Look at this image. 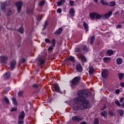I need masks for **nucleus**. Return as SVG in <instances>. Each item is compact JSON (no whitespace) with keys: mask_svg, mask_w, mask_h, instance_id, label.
<instances>
[{"mask_svg":"<svg viewBox=\"0 0 124 124\" xmlns=\"http://www.w3.org/2000/svg\"><path fill=\"white\" fill-rule=\"evenodd\" d=\"M77 94L78 97H77L73 100V109L78 111V110H85L89 107L90 103L86 100V97L89 96L90 92L87 90H80L78 91Z\"/></svg>","mask_w":124,"mask_h":124,"instance_id":"obj_1","label":"nucleus"},{"mask_svg":"<svg viewBox=\"0 0 124 124\" xmlns=\"http://www.w3.org/2000/svg\"><path fill=\"white\" fill-rule=\"evenodd\" d=\"M16 5L17 7V13H20V11H21V9H22V6L23 5V2H22V1H21L16 2Z\"/></svg>","mask_w":124,"mask_h":124,"instance_id":"obj_2","label":"nucleus"},{"mask_svg":"<svg viewBox=\"0 0 124 124\" xmlns=\"http://www.w3.org/2000/svg\"><path fill=\"white\" fill-rule=\"evenodd\" d=\"M80 80V77H76L72 80V86H76L78 84V82Z\"/></svg>","mask_w":124,"mask_h":124,"instance_id":"obj_3","label":"nucleus"},{"mask_svg":"<svg viewBox=\"0 0 124 124\" xmlns=\"http://www.w3.org/2000/svg\"><path fill=\"white\" fill-rule=\"evenodd\" d=\"M36 62H37L38 65H40L44 64V63L45 62V61L44 60V57H41L39 59H37L36 60Z\"/></svg>","mask_w":124,"mask_h":124,"instance_id":"obj_4","label":"nucleus"},{"mask_svg":"<svg viewBox=\"0 0 124 124\" xmlns=\"http://www.w3.org/2000/svg\"><path fill=\"white\" fill-rule=\"evenodd\" d=\"M102 76L103 78H107L109 76V72L106 69H104L102 72Z\"/></svg>","mask_w":124,"mask_h":124,"instance_id":"obj_5","label":"nucleus"},{"mask_svg":"<svg viewBox=\"0 0 124 124\" xmlns=\"http://www.w3.org/2000/svg\"><path fill=\"white\" fill-rule=\"evenodd\" d=\"M72 120L75 121V122H80V121L83 120V117L80 116H75L72 118Z\"/></svg>","mask_w":124,"mask_h":124,"instance_id":"obj_6","label":"nucleus"},{"mask_svg":"<svg viewBox=\"0 0 124 124\" xmlns=\"http://www.w3.org/2000/svg\"><path fill=\"white\" fill-rule=\"evenodd\" d=\"M11 3V2L10 0L8 1H5L4 3H2L1 8H2L3 10H4V9H5V6H7V5H10Z\"/></svg>","mask_w":124,"mask_h":124,"instance_id":"obj_7","label":"nucleus"},{"mask_svg":"<svg viewBox=\"0 0 124 124\" xmlns=\"http://www.w3.org/2000/svg\"><path fill=\"white\" fill-rule=\"evenodd\" d=\"M8 57L7 56H1L0 57V62L2 63H5L7 62Z\"/></svg>","mask_w":124,"mask_h":124,"instance_id":"obj_8","label":"nucleus"},{"mask_svg":"<svg viewBox=\"0 0 124 124\" xmlns=\"http://www.w3.org/2000/svg\"><path fill=\"white\" fill-rule=\"evenodd\" d=\"M96 12H92L89 14V16L91 20H94L95 19V16Z\"/></svg>","mask_w":124,"mask_h":124,"instance_id":"obj_9","label":"nucleus"},{"mask_svg":"<svg viewBox=\"0 0 124 124\" xmlns=\"http://www.w3.org/2000/svg\"><path fill=\"white\" fill-rule=\"evenodd\" d=\"M16 65V61L15 60H13L10 63V68L11 69H14L15 65Z\"/></svg>","mask_w":124,"mask_h":124,"instance_id":"obj_10","label":"nucleus"},{"mask_svg":"<svg viewBox=\"0 0 124 124\" xmlns=\"http://www.w3.org/2000/svg\"><path fill=\"white\" fill-rule=\"evenodd\" d=\"M69 14L70 16L72 17H74V15H75V10L74 8L70 9L69 11Z\"/></svg>","mask_w":124,"mask_h":124,"instance_id":"obj_11","label":"nucleus"},{"mask_svg":"<svg viewBox=\"0 0 124 124\" xmlns=\"http://www.w3.org/2000/svg\"><path fill=\"white\" fill-rule=\"evenodd\" d=\"M77 71H78V72H81L82 70H83V68L82 67L81 64H78L77 65Z\"/></svg>","mask_w":124,"mask_h":124,"instance_id":"obj_12","label":"nucleus"},{"mask_svg":"<svg viewBox=\"0 0 124 124\" xmlns=\"http://www.w3.org/2000/svg\"><path fill=\"white\" fill-rule=\"evenodd\" d=\"M80 59L82 62H87V58H86V57L83 55H81L80 56Z\"/></svg>","mask_w":124,"mask_h":124,"instance_id":"obj_13","label":"nucleus"},{"mask_svg":"<svg viewBox=\"0 0 124 124\" xmlns=\"http://www.w3.org/2000/svg\"><path fill=\"white\" fill-rule=\"evenodd\" d=\"M113 12L112 11H109L106 14H105L104 15V17L105 18H109L111 15H112Z\"/></svg>","mask_w":124,"mask_h":124,"instance_id":"obj_14","label":"nucleus"},{"mask_svg":"<svg viewBox=\"0 0 124 124\" xmlns=\"http://www.w3.org/2000/svg\"><path fill=\"white\" fill-rule=\"evenodd\" d=\"M54 89L56 91V92H58V93H61L60 87H59V85L57 83L54 84Z\"/></svg>","mask_w":124,"mask_h":124,"instance_id":"obj_15","label":"nucleus"},{"mask_svg":"<svg viewBox=\"0 0 124 124\" xmlns=\"http://www.w3.org/2000/svg\"><path fill=\"white\" fill-rule=\"evenodd\" d=\"M83 26L86 31H89V26L88 25V23H87L86 22H84Z\"/></svg>","mask_w":124,"mask_h":124,"instance_id":"obj_16","label":"nucleus"},{"mask_svg":"<svg viewBox=\"0 0 124 124\" xmlns=\"http://www.w3.org/2000/svg\"><path fill=\"white\" fill-rule=\"evenodd\" d=\"M101 18H102V16L97 13H96L95 19L96 20H99V19H101Z\"/></svg>","mask_w":124,"mask_h":124,"instance_id":"obj_17","label":"nucleus"},{"mask_svg":"<svg viewBox=\"0 0 124 124\" xmlns=\"http://www.w3.org/2000/svg\"><path fill=\"white\" fill-rule=\"evenodd\" d=\"M64 2H65V0H60L57 2V5L58 6H61L62 4H64Z\"/></svg>","mask_w":124,"mask_h":124,"instance_id":"obj_18","label":"nucleus"},{"mask_svg":"<svg viewBox=\"0 0 124 124\" xmlns=\"http://www.w3.org/2000/svg\"><path fill=\"white\" fill-rule=\"evenodd\" d=\"M117 64H122L123 63V59L121 58H118L116 60Z\"/></svg>","mask_w":124,"mask_h":124,"instance_id":"obj_19","label":"nucleus"},{"mask_svg":"<svg viewBox=\"0 0 124 124\" xmlns=\"http://www.w3.org/2000/svg\"><path fill=\"white\" fill-rule=\"evenodd\" d=\"M108 6H110V7H113V6H115V5H116V2L112 1L110 2L109 3H108Z\"/></svg>","mask_w":124,"mask_h":124,"instance_id":"obj_20","label":"nucleus"},{"mask_svg":"<svg viewBox=\"0 0 124 124\" xmlns=\"http://www.w3.org/2000/svg\"><path fill=\"white\" fill-rule=\"evenodd\" d=\"M62 29L59 28L58 30H57L55 32V34H61L62 33Z\"/></svg>","mask_w":124,"mask_h":124,"instance_id":"obj_21","label":"nucleus"},{"mask_svg":"<svg viewBox=\"0 0 124 124\" xmlns=\"http://www.w3.org/2000/svg\"><path fill=\"white\" fill-rule=\"evenodd\" d=\"M44 4H45V0H40L39 2V5L40 6H43V5H44Z\"/></svg>","mask_w":124,"mask_h":124,"instance_id":"obj_22","label":"nucleus"},{"mask_svg":"<svg viewBox=\"0 0 124 124\" xmlns=\"http://www.w3.org/2000/svg\"><path fill=\"white\" fill-rule=\"evenodd\" d=\"M3 77L5 78H8L9 77H10V72H7L4 75H3Z\"/></svg>","mask_w":124,"mask_h":124,"instance_id":"obj_23","label":"nucleus"},{"mask_svg":"<svg viewBox=\"0 0 124 124\" xmlns=\"http://www.w3.org/2000/svg\"><path fill=\"white\" fill-rule=\"evenodd\" d=\"M10 90H11L10 87H6L4 89V93H8V92H9Z\"/></svg>","mask_w":124,"mask_h":124,"instance_id":"obj_24","label":"nucleus"},{"mask_svg":"<svg viewBox=\"0 0 124 124\" xmlns=\"http://www.w3.org/2000/svg\"><path fill=\"white\" fill-rule=\"evenodd\" d=\"M111 61V58L108 57H105L104 58V62H109Z\"/></svg>","mask_w":124,"mask_h":124,"instance_id":"obj_25","label":"nucleus"},{"mask_svg":"<svg viewBox=\"0 0 124 124\" xmlns=\"http://www.w3.org/2000/svg\"><path fill=\"white\" fill-rule=\"evenodd\" d=\"M100 2L103 5H106L107 6H108V5H109L108 3H107V2L104 1V0H100Z\"/></svg>","mask_w":124,"mask_h":124,"instance_id":"obj_26","label":"nucleus"},{"mask_svg":"<svg viewBox=\"0 0 124 124\" xmlns=\"http://www.w3.org/2000/svg\"><path fill=\"white\" fill-rule=\"evenodd\" d=\"M118 77L120 80H122L124 78V74L122 73H118Z\"/></svg>","mask_w":124,"mask_h":124,"instance_id":"obj_27","label":"nucleus"},{"mask_svg":"<svg viewBox=\"0 0 124 124\" xmlns=\"http://www.w3.org/2000/svg\"><path fill=\"white\" fill-rule=\"evenodd\" d=\"M95 37L94 36H92L91 38L90 44L91 45H93V41H94Z\"/></svg>","mask_w":124,"mask_h":124,"instance_id":"obj_28","label":"nucleus"},{"mask_svg":"<svg viewBox=\"0 0 124 124\" xmlns=\"http://www.w3.org/2000/svg\"><path fill=\"white\" fill-rule=\"evenodd\" d=\"M101 115L105 118L107 117V112L106 111H103L101 113Z\"/></svg>","mask_w":124,"mask_h":124,"instance_id":"obj_29","label":"nucleus"},{"mask_svg":"<svg viewBox=\"0 0 124 124\" xmlns=\"http://www.w3.org/2000/svg\"><path fill=\"white\" fill-rule=\"evenodd\" d=\"M107 54H108V55L109 56H112V55L114 54V52H113V50H108L107 51Z\"/></svg>","mask_w":124,"mask_h":124,"instance_id":"obj_30","label":"nucleus"},{"mask_svg":"<svg viewBox=\"0 0 124 124\" xmlns=\"http://www.w3.org/2000/svg\"><path fill=\"white\" fill-rule=\"evenodd\" d=\"M3 101H4L5 102H6V103L7 104H9V100H8V99L7 98V97H4L3 98Z\"/></svg>","mask_w":124,"mask_h":124,"instance_id":"obj_31","label":"nucleus"},{"mask_svg":"<svg viewBox=\"0 0 124 124\" xmlns=\"http://www.w3.org/2000/svg\"><path fill=\"white\" fill-rule=\"evenodd\" d=\"M93 71H94L93 67H90V69H89V74H92V73H93Z\"/></svg>","mask_w":124,"mask_h":124,"instance_id":"obj_32","label":"nucleus"},{"mask_svg":"<svg viewBox=\"0 0 124 124\" xmlns=\"http://www.w3.org/2000/svg\"><path fill=\"white\" fill-rule=\"evenodd\" d=\"M11 14H12V12H11V10H8V11L6 12V15L7 16H10Z\"/></svg>","mask_w":124,"mask_h":124,"instance_id":"obj_33","label":"nucleus"},{"mask_svg":"<svg viewBox=\"0 0 124 124\" xmlns=\"http://www.w3.org/2000/svg\"><path fill=\"white\" fill-rule=\"evenodd\" d=\"M51 43L52 44L53 46L55 47V46H56V40H55V39H53L51 40Z\"/></svg>","mask_w":124,"mask_h":124,"instance_id":"obj_34","label":"nucleus"},{"mask_svg":"<svg viewBox=\"0 0 124 124\" xmlns=\"http://www.w3.org/2000/svg\"><path fill=\"white\" fill-rule=\"evenodd\" d=\"M118 112L120 114V116L124 115V110L122 109H119Z\"/></svg>","mask_w":124,"mask_h":124,"instance_id":"obj_35","label":"nucleus"},{"mask_svg":"<svg viewBox=\"0 0 124 124\" xmlns=\"http://www.w3.org/2000/svg\"><path fill=\"white\" fill-rule=\"evenodd\" d=\"M115 104H116V105H117V106H121V104H120V102L119 101V100H115L114 101Z\"/></svg>","mask_w":124,"mask_h":124,"instance_id":"obj_36","label":"nucleus"},{"mask_svg":"<svg viewBox=\"0 0 124 124\" xmlns=\"http://www.w3.org/2000/svg\"><path fill=\"white\" fill-rule=\"evenodd\" d=\"M12 99L13 104H14V105H17V101H16L15 98H12Z\"/></svg>","mask_w":124,"mask_h":124,"instance_id":"obj_37","label":"nucleus"},{"mask_svg":"<svg viewBox=\"0 0 124 124\" xmlns=\"http://www.w3.org/2000/svg\"><path fill=\"white\" fill-rule=\"evenodd\" d=\"M48 25V22L46 21L43 26V31H44L46 29V27Z\"/></svg>","mask_w":124,"mask_h":124,"instance_id":"obj_38","label":"nucleus"},{"mask_svg":"<svg viewBox=\"0 0 124 124\" xmlns=\"http://www.w3.org/2000/svg\"><path fill=\"white\" fill-rule=\"evenodd\" d=\"M42 18V17L41 16V15H39L37 16V17L36 18V19L37 20V21H40V20H41Z\"/></svg>","mask_w":124,"mask_h":124,"instance_id":"obj_39","label":"nucleus"},{"mask_svg":"<svg viewBox=\"0 0 124 124\" xmlns=\"http://www.w3.org/2000/svg\"><path fill=\"white\" fill-rule=\"evenodd\" d=\"M18 31H19L20 32V33H23V32H24V29H23V28H20L18 29Z\"/></svg>","mask_w":124,"mask_h":124,"instance_id":"obj_40","label":"nucleus"},{"mask_svg":"<svg viewBox=\"0 0 124 124\" xmlns=\"http://www.w3.org/2000/svg\"><path fill=\"white\" fill-rule=\"evenodd\" d=\"M94 124H99V123L98 122V119L95 118L94 119Z\"/></svg>","mask_w":124,"mask_h":124,"instance_id":"obj_41","label":"nucleus"},{"mask_svg":"<svg viewBox=\"0 0 124 124\" xmlns=\"http://www.w3.org/2000/svg\"><path fill=\"white\" fill-rule=\"evenodd\" d=\"M69 60H70V61H71L72 62H74V57L70 56L69 58Z\"/></svg>","mask_w":124,"mask_h":124,"instance_id":"obj_42","label":"nucleus"},{"mask_svg":"<svg viewBox=\"0 0 124 124\" xmlns=\"http://www.w3.org/2000/svg\"><path fill=\"white\" fill-rule=\"evenodd\" d=\"M83 50H84L85 52H89V48L86 46H84Z\"/></svg>","mask_w":124,"mask_h":124,"instance_id":"obj_43","label":"nucleus"},{"mask_svg":"<svg viewBox=\"0 0 124 124\" xmlns=\"http://www.w3.org/2000/svg\"><path fill=\"white\" fill-rule=\"evenodd\" d=\"M108 115L109 116H114V112L112 111H108Z\"/></svg>","mask_w":124,"mask_h":124,"instance_id":"obj_44","label":"nucleus"},{"mask_svg":"<svg viewBox=\"0 0 124 124\" xmlns=\"http://www.w3.org/2000/svg\"><path fill=\"white\" fill-rule=\"evenodd\" d=\"M11 112H12V111H17V107H15L14 108H12V109H11Z\"/></svg>","mask_w":124,"mask_h":124,"instance_id":"obj_45","label":"nucleus"},{"mask_svg":"<svg viewBox=\"0 0 124 124\" xmlns=\"http://www.w3.org/2000/svg\"><path fill=\"white\" fill-rule=\"evenodd\" d=\"M75 52L77 53V52H80V48L77 47L75 48Z\"/></svg>","mask_w":124,"mask_h":124,"instance_id":"obj_46","label":"nucleus"},{"mask_svg":"<svg viewBox=\"0 0 124 124\" xmlns=\"http://www.w3.org/2000/svg\"><path fill=\"white\" fill-rule=\"evenodd\" d=\"M22 94H23V91H19L18 93V96H22Z\"/></svg>","mask_w":124,"mask_h":124,"instance_id":"obj_47","label":"nucleus"},{"mask_svg":"<svg viewBox=\"0 0 124 124\" xmlns=\"http://www.w3.org/2000/svg\"><path fill=\"white\" fill-rule=\"evenodd\" d=\"M70 5L71 6H73V5H74V1L70 0Z\"/></svg>","mask_w":124,"mask_h":124,"instance_id":"obj_48","label":"nucleus"},{"mask_svg":"<svg viewBox=\"0 0 124 124\" xmlns=\"http://www.w3.org/2000/svg\"><path fill=\"white\" fill-rule=\"evenodd\" d=\"M45 41L46 43H51V41L49 39H46Z\"/></svg>","mask_w":124,"mask_h":124,"instance_id":"obj_49","label":"nucleus"},{"mask_svg":"<svg viewBox=\"0 0 124 124\" xmlns=\"http://www.w3.org/2000/svg\"><path fill=\"white\" fill-rule=\"evenodd\" d=\"M26 62V59L22 58L20 60V62Z\"/></svg>","mask_w":124,"mask_h":124,"instance_id":"obj_50","label":"nucleus"},{"mask_svg":"<svg viewBox=\"0 0 124 124\" xmlns=\"http://www.w3.org/2000/svg\"><path fill=\"white\" fill-rule=\"evenodd\" d=\"M53 47L54 46H51L49 47H48V51H52Z\"/></svg>","mask_w":124,"mask_h":124,"instance_id":"obj_51","label":"nucleus"},{"mask_svg":"<svg viewBox=\"0 0 124 124\" xmlns=\"http://www.w3.org/2000/svg\"><path fill=\"white\" fill-rule=\"evenodd\" d=\"M121 28H122V25L120 24L117 25L116 26V29H121Z\"/></svg>","mask_w":124,"mask_h":124,"instance_id":"obj_52","label":"nucleus"},{"mask_svg":"<svg viewBox=\"0 0 124 124\" xmlns=\"http://www.w3.org/2000/svg\"><path fill=\"white\" fill-rule=\"evenodd\" d=\"M57 13H62V9L59 8L57 9Z\"/></svg>","mask_w":124,"mask_h":124,"instance_id":"obj_53","label":"nucleus"},{"mask_svg":"<svg viewBox=\"0 0 124 124\" xmlns=\"http://www.w3.org/2000/svg\"><path fill=\"white\" fill-rule=\"evenodd\" d=\"M38 87V85L36 84H34L33 85V88H35V89H36Z\"/></svg>","mask_w":124,"mask_h":124,"instance_id":"obj_54","label":"nucleus"},{"mask_svg":"<svg viewBox=\"0 0 124 124\" xmlns=\"http://www.w3.org/2000/svg\"><path fill=\"white\" fill-rule=\"evenodd\" d=\"M124 98L122 97L120 99V102H123L124 101Z\"/></svg>","mask_w":124,"mask_h":124,"instance_id":"obj_55","label":"nucleus"},{"mask_svg":"<svg viewBox=\"0 0 124 124\" xmlns=\"http://www.w3.org/2000/svg\"><path fill=\"white\" fill-rule=\"evenodd\" d=\"M116 93L118 94L119 93H120V90L117 89L116 90Z\"/></svg>","mask_w":124,"mask_h":124,"instance_id":"obj_56","label":"nucleus"},{"mask_svg":"<svg viewBox=\"0 0 124 124\" xmlns=\"http://www.w3.org/2000/svg\"><path fill=\"white\" fill-rule=\"evenodd\" d=\"M120 86L121 87H124V82L120 83Z\"/></svg>","mask_w":124,"mask_h":124,"instance_id":"obj_57","label":"nucleus"},{"mask_svg":"<svg viewBox=\"0 0 124 124\" xmlns=\"http://www.w3.org/2000/svg\"><path fill=\"white\" fill-rule=\"evenodd\" d=\"M29 13H31V14H33V9L31 10L30 12Z\"/></svg>","mask_w":124,"mask_h":124,"instance_id":"obj_58","label":"nucleus"},{"mask_svg":"<svg viewBox=\"0 0 124 124\" xmlns=\"http://www.w3.org/2000/svg\"><path fill=\"white\" fill-rule=\"evenodd\" d=\"M80 124H88V123L85 122H82Z\"/></svg>","mask_w":124,"mask_h":124,"instance_id":"obj_59","label":"nucleus"},{"mask_svg":"<svg viewBox=\"0 0 124 124\" xmlns=\"http://www.w3.org/2000/svg\"><path fill=\"white\" fill-rule=\"evenodd\" d=\"M94 2H97L98 1V0H94Z\"/></svg>","mask_w":124,"mask_h":124,"instance_id":"obj_60","label":"nucleus"},{"mask_svg":"<svg viewBox=\"0 0 124 124\" xmlns=\"http://www.w3.org/2000/svg\"><path fill=\"white\" fill-rule=\"evenodd\" d=\"M123 23H124V21L123 22Z\"/></svg>","mask_w":124,"mask_h":124,"instance_id":"obj_61","label":"nucleus"}]
</instances>
